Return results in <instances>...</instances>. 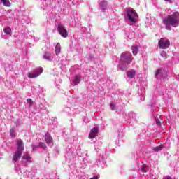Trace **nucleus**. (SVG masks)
<instances>
[{
  "mask_svg": "<svg viewBox=\"0 0 179 179\" xmlns=\"http://www.w3.org/2000/svg\"><path fill=\"white\" fill-rule=\"evenodd\" d=\"M162 22L166 30H171V26L172 27H178L179 13L175 12L173 14L168 15L166 17L163 19Z\"/></svg>",
  "mask_w": 179,
  "mask_h": 179,
  "instance_id": "nucleus-1",
  "label": "nucleus"
},
{
  "mask_svg": "<svg viewBox=\"0 0 179 179\" xmlns=\"http://www.w3.org/2000/svg\"><path fill=\"white\" fill-rule=\"evenodd\" d=\"M17 142V149L14 152L13 156V162H17L22 157V155H23V150H24V147L23 146V141L20 139L16 140Z\"/></svg>",
  "mask_w": 179,
  "mask_h": 179,
  "instance_id": "nucleus-2",
  "label": "nucleus"
},
{
  "mask_svg": "<svg viewBox=\"0 0 179 179\" xmlns=\"http://www.w3.org/2000/svg\"><path fill=\"white\" fill-rule=\"evenodd\" d=\"M128 20L133 24L138 22V13L132 8H129L126 11Z\"/></svg>",
  "mask_w": 179,
  "mask_h": 179,
  "instance_id": "nucleus-3",
  "label": "nucleus"
},
{
  "mask_svg": "<svg viewBox=\"0 0 179 179\" xmlns=\"http://www.w3.org/2000/svg\"><path fill=\"white\" fill-rule=\"evenodd\" d=\"M133 59L132 55L129 52H124L121 54V61L122 62H125L127 65H129Z\"/></svg>",
  "mask_w": 179,
  "mask_h": 179,
  "instance_id": "nucleus-4",
  "label": "nucleus"
},
{
  "mask_svg": "<svg viewBox=\"0 0 179 179\" xmlns=\"http://www.w3.org/2000/svg\"><path fill=\"white\" fill-rule=\"evenodd\" d=\"M158 47L162 50H166L170 47V41L167 38H162L158 42Z\"/></svg>",
  "mask_w": 179,
  "mask_h": 179,
  "instance_id": "nucleus-5",
  "label": "nucleus"
},
{
  "mask_svg": "<svg viewBox=\"0 0 179 179\" xmlns=\"http://www.w3.org/2000/svg\"><path fill=\"white\" fill-rule=\"evenodd\" d=\"M43 73V68H38L34 71L27 73L28 78L30 79H33L34 78H37V76L41 75Z\"/></svg>",
  "mask_w": 179,
  "mask_h": 179,
  "instance_id": "nucleus-6",
  "label": "nucleus"
},
{
  "mask_svg": "<svg viewBox=\"0 0 179 179\" xmlns=\"http://www.w3.org/2000/svg\"><path fill=\"white\" fill-rule=\"evenodd\" d=\"M57 30L62 37H68V31L65 29V27L63 25H59L57 27Z\"/></svg>",
  "mask_w": 179,
  "mask_h": 179,
  "instance_id": "nucleus-7",
  "label": "nucleus"
},
{
  "mask_svg": "<svg viewBox=\"0 0 179 179\" xmlns=\"http://www.w3.org/2000/svg\"><path fill=\"white\" fill-rule=\"evenodd\" d=\"M97 134H99V129L94 127L89 134L90 139H93L97 136Z\"/></svg>",
  "mask_w": 179,
  "mask_h": 179,
  "instance_id": "nucleus-8",
  "label": "nucleus"
},
{
  "mask_svg": "<svg viewBox=\"0 0 179 179\" xmlns=\"http://www.w3.org/2000/svg\"><path fill=\"white\" fill-rule=\"evenodd\" d=\"M82 78V76L81 75H76L73 80H72V85L73 86L76 85H79V83H80V79Z\"/></svg>",
  "mask_w": 179,
  "mask_h": 179,
  "instance_id": "nucleus-9",
  "label": "nucleus"
},
{
  "mask_svg": "<svg viewBox=\"0 0 179 179\" xmlns=\"http://www.w3.org/2000/svg\"><path fill=\"white\" fill-rule=\"evenodd\" d=\"M128 65L125 62L120 63L117 66V71H127L128 69Z\"/></svg>",
  "mask_w": 179,
  "mask_h": 179,
  "instance_id": "nucleus-10",
  "label": "nucleus"
},
{
  "mask_svg": "<svg viewBox=\"0 0 179 179\" xmlns=\"http://www.w3.org/2000/svg\"><path fill=\"white\" fill-rule=\"evenodd\" d=\"M136 75V71L134 69L129 70L127 72V76L129 79H134V78H135Z\"/></svg>",
  "mask_w": 179,
  "mask_h": 179,
  "instance_id": "nucleus-11",
  "label": "nucleus"
},
{
  "mask_svg": "<svg viewBox=\"0 0 179 179\" xmlns=\"http://www.w3.org/2000/svg\"><path fill=\"white\" fill-rule=\"evenodd\" d=\"M45 141L47 143V145H50V143H52L53 139L52 137L50 135V134L47 133L45 135Z\"/></svg>",
  "mask_w": 179,
  "mask_h": 179,
  "instance_id": "nucleus-12",
  "label": "nucleus"
},
{
  "mask_svg": "<svg viewBox=\"0 0 179 179\" xmlns=\"http://www.w3.org/2000/svg\"><path fill=\"white\" fill-rule=\"evenodd\" d=\"M22 159L25 162V163H31V157H30L27 153H24Z\"/></svg>",
  "mask_w": 179,
  "mask_h": 179,
  "instance_id": "nucleus-13",
  "label": "nucleus"
},
{
  "mask_svg": "<svg viewBox=\"0 0 179 179\" xmlns=\"http://www.w3.org/2000/svg\"><path fill=\"white\" fill-rule=\"evenodd\" d=\"M43 59H46L47 61H52L54 59V57L51 55V53L46 52L43 55Z\"/></svg>",
  "mask_w": 179,
  "mask_h": 179,
  "instance_id": "nucleus-14",
  "label": "nucleus"
},
{
  "mask_svg": "<svg viewBox=\"0 0 179 179\" xmlns=\"http://www.w3.org/2000/svg\"><path fill=\"white\" fill-rule=\"evenodd\" d=\"M55 54L56 55H59L61 54V43H57L55 46Z\"/></svg>",
  "mask_w": 179,
  "mask_h": 179,
  "instance_id": "nucleus-15",
  "label": "nucleus"
},
{
  "mask_svg": "<svg viewBox=\"0 0 179 179\" xmlns=\"http://www.w3.org/2000/svg\"><path fill=\"white\" fill-rule=\"evenodd\" d=\"M131 51L134 55H136L138 51H139V46L136 45L131 46Z\"/></svg>",
  "mask_w": 179,
  "mask_h": 179,
  "instance_id": "nucleus-16",
  "label": "nucleus"
},
{
  "mask_svg": "<svg viewBox=\"0 0 179 179\" xmlns=\"http://www.w3.org/2000/svg\"><path fill=\"white\" fill-rule=\"evenodd\" d=\"M0 1L4 6H6L7 8H10L11 3L9 0H0Z\"/></svg>",
  "mask_w": 179,
  "mask_h": 179,
  "instance_id": "nucleus-17",
  "label": "nucleus"
},
{
  "mask_svg": "<svg viewBox=\"0 0 179 179\" xmlns=\"http://www.w3.org/2000/svg\"><path fill=\"white\" fill-rule=\"evenodd\" d=\"M99 5H100V8L101 9V10H105L107 9V2L101 1Z\"/></svg>",
  "mask_w": 179,
  "mask_h": 179,
  "instance_id": "nucleus-18",
  "label": "nucleus"
},
{
  "mask_svg": "<svg viewBox=\"0 0 179 179\" xmlns=\"http://www.w3.org/2000/svg\"><path fill=\"white\" fill-rule=\"evenodd\" d=\"M3 31L4 33H6V34H8V36H12V29H10V27H7L4 28Z\"/></svg>",
  "mask_w": 179,
  "mask_h": 179,
  "instance_id": "nucleus-19",
  "label": "nucleus"
},
{
  "mask_svg": "<svg viewBox=\"0 0 179 179\" xmlns=\"http://www.w3.org/2000/svg\"><path fill=\"white\" fill-rule=\"evenodd\" d=\"M163 72H164V70H163V69H157L156 73H155V77L158 78L159 76H160L162 77V73H163Z\"/></svg>",
  "mask_w": 179,
  "mask_h": 179,
  "instance_id": "nucleus-20",
  "label": "nucleus"
},
{
  "mask_svg": "<svg viewBox=\"0 0 179 179\" xmlns=\"http://www.w3.org/2000/svg\"><path fill=\"white\" fill-rule=\"evenodd\" d=\"M162 149H163V145H159V146L153 148L152 150H154V152H159V150H162Z\"/></svg>",
  "mask_w": 179,
  "mask_h": 179,
  "instance_id": "nucleus-21",
  "label": "nucleus"
},
{
  "mask_svg": "<svg viewBox=\"0 0 179 179\" xmlns=\"http://www.w3.org/2000/svg\"><path fill=\"white\" fill-rule=\"evenodd\" d=\"M141 171H142V173H146L148 171V166L146 164H143L141 169Z\"/></svg>",
  "mask_w": 179,
  "mask_h": 179,
  "instance_id": "nucleus-22",
  "label": "nucleus"
},
{
  "mask_svg": "<svg viewBox=\"0 0 179 179\" xmlns=\"http://www.w3.org/2000/svg\"><path fill=\"white\" fill-rule=\"evenodd\" d=\"M10 136L12 137V138H16V134L15 133V129H11L10 130Z\"/></svg>",
  "mask_w": 179,
  "mask_h": 179,
  "instance_id": "nucleus-23",
  "label": "nucleus"
},
{
  "mask_svg": "<svg viewBox=\"0 0 179 179\" xmlns=\"http://www.w3.org/2000/svg\"><path fill=\"white\" fill-rule=\"evenodd\" d=\"M160 55L161 57H162V58H167V53L166 52V51H162Z\"/></svg>",
  "mask_w": 179,
  "mask_h": 179,
  "instance_id": "nucleus-24",
  "label": "nucleus"
},
{
  "mask_svg": "<svg viewBox=\"0 0 179 179\" xmlns=\"http://www.w3.org/2000/svg\"><path fill=\"white\" fill-rule=\"evenodd\" d=\"M38 146L39 148H42V149H47V145L44 143H40Z\"/></svg>",
  "mask_w": 179,
  "mask_h": 179,
  "instance_id": "nucleus-25",
  "label": "nucleus"
},
{
  "mask_svg": "<svg viewBox=\"0 0 179 179\" xmlns=\"http://www.w3.org/2000/svg\"><path fill=\"white\" fill-rule=\"evenodd\" d=\"M110 108L113 110H117V108H115V105L114 103H110Z\"/></svg>",
  "mask_w": 179,
  "mask_h": 179,
  "instance_id": "nucleus-26",
  "label": "nucleus"
},
{
  "mask_svg": "<svg viewBox=\"0 0 179 179\" xmlns=\"http://www.w3.org/2000/svg\"><path fill=\"white\" fill-rule=\"evenodd\" d=\"M27 103H29L31 106V104H33V101L31 100V99H28L27 100Z\"/></svg>",
  "mask_w": 179,
  "mask_h": 179,
  "instance_id": "nucleus-27",
  "label": "nucleus"
},
{
  "mask_svg": "<svg viewBox=\"0 0 179 179\" xmlns=\"http://www.w3.org/2000/svg\"><path fill=\"white\" fill-rule=\"evenodd\" d=\"M99 178H100V176H94L93 178H91L90 179H99Z\"/></svg>",
  "mask_w": 179,
  "mask_h": 179,
  "instance_id": "nucleus-28",
  "label": "nucleus"
},
{
  "mask_svg": "<svg viewBox=\"0 0 179 179\" xmlns=\"http://www.w3.org/2000/svg\"><path fill=\"white\" fill-rule=\"evenodd\" d=\"M155 121H156L157 125H160V120H159V119H156Z\"/></svg>",
  "mask_w": 179,
  "mask_h": 179,
  "instance_id": "nucleus-29",
  "label": "nucleus"
},
{
  "mask_svg": "<svg viewBox=\"0 0 179 179\" xmlns=\"http://www.w3.org/2000/svg\"><path fill=\"white\" fill-rule=\"evenodd\" d=\"M164 179H173V178H171V177H170L169 176H166L165 178H164Z\"/></svg>",
  "mask_w": 179,
  "mask_h": 179,
  "instance_id": "nucleus-30",
  "label": "nucleus"
},
{
  "mask_svg": "<svg viewBox=\"0 0 179 179\" xmlns=\"http://www.w3.org/2000/svg\"><path fill=\"white\" fill-rule=\"evenodd\" d=\"M166 1V2H170V3H171V2H173V0H164Z\"/></svg>",
  "mask_w": 179,
  "mask_h": 179,
  "instance_id": "nucleus-31",
  "label": "nucleus"
},
{
  "mask_svg": "<svg viewBox=\"0 0 179 179\" xmlns=\"http://www.w3.org/2000/svg\"><path fill=\"white\" fill-rule=\"evenodd\" d=\"M32 149H33V150H34V149H36V146L34 145V146L32 147Z\"/></svg>",
  "mask_w": 179,
  "mask_h": 179,
  "instance_id": "nucleus-32",
  "label": "nucleus"
},
{
  "mask_svg": "<svg viewBox=\"0 0 179 179\" xmlns=\"http://www.w3.org/2000/svg\"><path fill=\"white\" fill-rule=\"evenodd\" d=\"M170 11H171V10H169V9L167 10L168 13H169V12H170Z\"/></svg>",
  "mask_w": 179,
  "mask_h": 179,
  "instance_id": "nucleus-33",
  "label": "nucleus"
}]
</instances>
